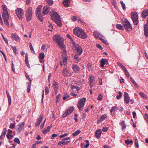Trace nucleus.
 <instances>
[{
  "mask_svg": "<svg viewBox=\"0 0 148 148\" xmlns=\"http://www.w3.org/2000/svg\"><path fill=\"white\" fill-rule=\"evenodd\" d=\"M63 141L62 145H66L67 144L69 143L70 142V141H66L65 140H62Z\"/></svg>",
  "mask_w": 148,
  "mask_h": 148,
  "instance_id": "obj_61",
  "label": "nucleus"
},
{
  "mask_svg": "<svg viewBox=\"0 0 148 148\" xmlns=\"http://www.w3.org/2000/svg\"><path fill=\"white\" fill-rule=\"evenodd\" d=\"M6 136L8 139L10 140L13 138V136L10 134H7Z\"/></svg>",
  "mask_w": 148,
  "mask_h": 148,
  "instance_id": "obj_42",
  "label": "nucleus"
},
{
  "mask_svg": "<svg viewBox=\"0 0 148 148\" xmlns=\"http://www.w3.org/2000/svg\"><path fill=\"white\" fill-rule=\"evenodd\" d=\"M63 5L66 7H68L70 3L69 0H66L63 2Z\"/></svg>",
  "mask_w": 148,
  "mask_h": 148,
  "instance_id": "obj_27",
  "label": "nucleus"
},
{
  "mask_svg": "<svg viewBox=\"0 0 148 148\" xmlns=\"http://www.w3.org/2000/svg\"><path fill=\"white\" fill-rule=\"evenodd\" d=\"M93 34L95 38L97 39H99L100 37H104L103 36H102L101 35L100 33L97 31H94Z\"/></svg>",
  "mask_w": 148,
  "mask_h": 148,
  "instance_id": "obj_18",
  "label": "nucleus"
},
{
  "mask_svg": "<svg viewBox=\"0 0 148 148\" xmlns=\"http://www.w3.org/2000/svg\"><path fill=\"white\" fill-rule=\"evenodd\" d=\"M107 117V116L106 114H104V115H103L101 116L100 119L99 120V121L100 122H101L103 121V120Z\"/></svg>",
  "mask_w": 148,
  "mask_h": 148,
  "instance_id": "obj_33",
  "label": "nucleus"
},
{
  "mask_svg": "<svg viewBox=\"0 0 148 148\" xmlns=\"http://www.w3.org/2000/svg\"><path fill=\"white\" fill-rule=\"evenodd\" d=\"M53 40L56 41L60 48L63 51H65L64 45L60 36L58 35H55L53 36Z\"/></svg>",
  "mask_w": 148,
  "mask_h": 148,
  "instance_id": "obj_3",
  "label": "nucleus"
},
{
  "mask_svg": "<svg viewBox=\"0 0 148 148\" xmlns=\"http://www.w3.org/2000/svg\"><path fill=\"white\" fill-rule=\"evenodd\" d=\"M103 96L102 95L100 94L98 97L97 99L98 100L101 101L102 100Z\"/></svg>",
  "mask_w": 148,
  "mask_h": 148,
  "instance_id": "obj_54",
  "label": "nucleus"
},
{
  "mask_svg": "<svg viewBox=\"0 0 148 148\" xmlns=\"http://www.w3.org/2000/svg\"><path fill=\"white\" fill-rule=\"evenodd\" d=\"M7 95L8 101V104L9 105H11L12 101L11 97L8 93H7Z\"/></svg>",
  "mask_w": 148,
  "mask_h": 148,
  "instance_id": "obj_30",
  "label": "nucleus"
},
{
  "mask_svg": "<svg viewBox=\"0 0 148 148\" xmlns=\"http://www.w3.org/2000/svg\"><path fill=\"white\" fill-rule=\"evenodd\" d=\"M1 36L3 38V39L4 41L7 43L8 44V40L6 38H5L3 36V34L1 33Z\"/></svg>",
  "mask_w": 148,
  "mask_h": 148,
  "instance_id": "obj_48",
  "label": "nucleus"
},
{
  "mask_svg": "<svg viewBox=\"0 0 148 148\" xmlns=\"http://www.w3.org/2000/svg\"><path fill=\"white\" fill-rule=\"evenodd\" d=\"M50 11V9L47 6H45L43 8L42 13L43 14L45 15L47 14Z\"/></svg>",
  "mask_w": 148,
  "mask_h": 148,
  "instance_id": "obj_16",
  "label": "nucleus"
},
{
  "mask_svg": "<svg viewBox=\"0 0 148 148\" xmlns=\"http://www.w3.org/2000/svg\"><path fill=\"white\" fill-rule=\"evenodd\" d=\"M68 134L67 133L64 134L60 135V138H63L64 137L66 136H67L68 135Z\"/></svg>",
  "mask_w": 148,
  "mask_h": 148,
  "instance_id": "obj_62",
  "label": "nucleus"
},
{
  "mask_svg": "<svg viewBox=\"0 0 148 148\" xmlns=\"http://www.w3.org/2000/svg\"><path fill=\"white\" fill-rule=\"evenodd\" d=\"M43 116L42 114H41L40 115L38 119L35 123V126H39L40 124V123L42 121Z\"/></svg>",
  "mask_w": 148,
  "mask_h": 148,
  "instance_id": "obj_14",
  "label": "nucleus"
},
{
  "mask_svg": "<svg viewBox=\"0 0 148 148\" xmlns=\"http://www.w3.org/2000/svg\"><path fill=\"white\" fill-rule=\"evenodd\" d=\"M69 73V70L68 68L66 67L64 68L62 71V75L64 77H66Z\"/></svg>",
  "mask_w": 148,
  "mask_h": 148,
  "instance_id": "obj_19",
  "label": "nucleus"
},
{
  "mask_svg": "<svg viewBox=\"0 0 148 148\" xmlns=\"http://www.w3.org/2000/svg\"><path fill=\"white\" fill-rule=\"evenodd\" d=\"M144 34L146 37H148V25L147 24L144 25Z\"/></svg>",
  "mask_w": 148,
  "mask_h": 148,
  "instance_id": "obj_21",
  "label": "nucleus"
},
{
  "mask_svg": "<svg viewBox=\"0 0 148 148\" xmlns=\"http://www.w3.org/2000/svg\"><path fill=\"white\" fill-rule=\"evenodd\" d=\"M131 16L134 23L136 25H137L138 23V16L136 12H131Z\"/></svg>",
  "mask_w": 148,
  "mask_h": 148,
  "instance_id": "obj_7",
  "label": "nucleus"
},
{
  "mask_svg": "<svg viewBox=\"0 0 148 148\" xmlns=\"http://www.w3.org/2000/svg\"><path fill=\"white\" fill-rule=\"evenodd\" d=\"M15 124L13 123H11L9 127L11 129H12L13 127L15 126Z\"/></svg>",
  "mask_w": 148,
  "mask_h": 148,
  "instance_id": "obj_64",
  "label": "nucleus"
},
{
  "mask_svg": "<svg viewBox=\"0 0 148 148\" xmlns=\"http://www.w3.org/2000/svg\"><path fill=\"white\" fill-rule=\"evenodd\" d=\"M147 16H148V9L144 10L142 14V16L143 18H145Z\"/></svg>",
  "mask_w": 148,
  "mask_h": 148,
  "instance_id": "obj_25",
  "label": "nucleus"
},
{
  "mask_svg": "<svg viewBox=\"0 0 148 148\" xmlns=\"http://www.w3.org/2000/svg\"><path fill=\"white\" fill-rule=\"evenodd\" d=\"M2 11V16L5 25L7 26H9L8 20L9 19V16L7 10V6L5 5H3L1 6Z\"/></svg>",
  "mask_w": 148,
  "mask_h": 148,
  "instance_id": "obj_1",
  "label": "nucleus"
},
{
  "mask_svg": "<svg viewBox=\"0 0 148 148\" xmlns=\"http://www.w3.org/2000/svg\"><path fill=\"white\" fill-rule=\"evenodd\" d=\"M53 86L55 91V94H57L58 92V89L59 86L58 84L55 81H54L53 82Z\"/></svg>",
  "mask_w": 148,
  "mask_h": 148,
  "instance_id": "obj_15",
  "label": "nucleus"
},
{
  "mask_svg": "<svg viewBox=\"0 0 148 148\" xmlns=\"http://www.w3.org/2000/svg\"><path fill=\"white\" fill-rule=\"evenodd\" d=\"M139 95L143 97L144 98H147V96L145 95L143 93L140 92L139 93Z\"/></svg>",
  "mask_w": 148,
  "mask_h": 148,
  "instance_id": "obj_53",
  "label": "nucleus"
},
{
  "mask_svg": "<svg viewBox=\"0 0 148 148\" xmlns=\"http://www.w3.org/2000/svg\"><path fill=\"white\" fill-rule=\"evenodd\" d=\"M51 127V126L50 125L48 126L46 128H45L44 130H42V133L45 134H47L49 132Z\"/></svg>",
  "mask_w": 148,
  "mask_h": 148,
  "instance_id": "obj_22",
  "label": "nucleus"
},
{
  "mask_svg": "<svg viewBox=\"0 0 148 148\" xmlns=\"http://www.w3.org/2000/svg\"><path fill=\"white\" fill-rule=\"evenodd\" d=\"M14 141L18 144H19L20 143L19 140L17 138H15L14 139Z\"/></svg>",
  "mask_w": 148,
  "mask_h": 148,
  "instance_id": "obj_52",
  "label": "nucleus"
},
{
  "mask_svg": "<svg viewBox=\"0 0 148 148\" xmlns=\"http://www.w3.org/2000/svg\"><path fill=\"white\" fill-rule=\"evenodd\" d=\"M11 38L13 40H15L16 42H19L20 38L16 34L12 33L11 34Z\"/></svg>",
  "mask_w": 148,
  "mask_h": 148,
  "instance_id": "obj_12",
  "label": "nucleus"
},
{
  "mask_svg": "<svg viewBox=\"0 0 148 148\" xmlns=\"http://www.w3.org/2000/svg\"><path fill=\"white\" fill-rule=\"evenodd\" d=\"M72 68L75 72H77L80 71V68L78 66L75 64H73L72 66Z\"/></svg>",
  "mask_w": 148,
  "mask_h": 148,
  "instance_id": "obj_17",
  "label": "nucleus"
},
{
  "mask_svg": "<svg viewBox=\"0 0 148 148\" xmlns=\"http://www.w3.org/2000/svg\"><path fill=\"white\" fill-rule=\"evenodd\" d=\"M86 100V98L83 97L79 101L77 106L80 110H82L84 106Z\"/></svg>",
  "mask_w": 148,
  "mask_h": 148,
  "instance_id": "obj_8",
  "label": "nucleus"
},
{
  "mask_svg": "<svg viewBox=\"0 0 148 148\" xmlns=\"http://www.w3.org/2000/svg\"><path fill=\"white\" fill-rule=\"evenodd\" d=\"M125 143L127 145H129L133 143V141L132 140H130L128 139L125 140Z\"/></svg>",
  "mask_w": 148,
  "mask_h": 148,
  "instance_id": "obj_41",
  "label": "nucleus"
},
{
  "mask_svg": "<svg viewBox=\"0 0 148 148\" xmlns=\"http://www.w3.org/2000/svg\"><path fill=\"white\" fill-rule=\"evenodd\" d=\"M46 2L49 5H51L53 4V1L52 0H46Z\"/></svg>",
  "mask_w": 148,
  "mask_h": 148,
  "instance_id": "obj_37",
  "label": "nucleus"
},
{
  "mask_svg": "<svg viewBox=\"0 0 148 148\" xmlns=\"http://www.w3.org/2000/svg\"><path fill=\"white\" fill-rule=\"evenodd\" d=\"M74 109L73 107H70L67 109L66 111L68 112L69 115L73 111Z\"/></svg>",
  "mask_w": 148,
  "mask_h": 148,
  "instance_id": "obj_31",
  "label": "nucleus"
},
{
  "mask_svg": "<svg viewBox=\"0 0 148 148\" xmlns=\"http://www.w3.org/2000/svg\"><path fill=\"white\" fill-rule=\"evenodd\" d=\"M103 37H101L99 38V40H101L103 42L104 44H105L107 45H109L108 42H107V41L106 40H105L103 38Z\"/></svg>",
  "mask_w": 148,
  "mask_h": 148,
  "instance_id": "obj_29",
  "label": "nucleus"
},
{
  "mask_svg": "<svg viewBox=\"0 0 148 148\" xmlns=\"http://www.w3.org/2000/svg\"><path fill=\"white\" fill-rule=\"evenodd\" d=\"M42 7V5H39L37 8L36 10V12H41V10Z\"/></svg>",
  "mask_w": 148,
  "mask_h": 148,
  "instance_id": "obj_39",
  "label": "nucleus"
},
{
  "mask_svg": "<svg viewBox=\"0 0 148 148\" xmlns=\"http://www.w3.org/2000/svg\"><path fill=\"white\" fill-rule=\"evenodd\" d=\"M16 13L19 20H22L24 13L23 10L21 8H17L16 10Z\"/></svg>",
  "mask_w": 148,
  "mask_h": 148,
  "instance_id": "obj_10",
  "label": "nucleus"
},
{
  "mask_svg": "<svg viewBox=\"0 0 148 148\" xmlns=\"http://www.w3.org/2000/svg\"><path fill=\"white\" fill-rule=\"evenodd\" d=\"M71 43L73 45V47H74L75 45H77L78 44H76L75 42L73 40V39H71Z\"/></svg>",
  "mask_w": 148,
  "mask_h": 148,
  "instance_id": "obj_57",
  "label": "nucleus"
},
{
  "mask_svg": "<svg viewBox=\"0 0 148 148\" xmlns=\"http://www.w3.org/2000/svg\"><path fill=\"white\" fill-rule=\"evenodd\" d=\"M7 129L6 128H4L2 132L1 135V138H3L5 136L6 133Z\"/></svg>",
  "mask_w": 148,
  "mask_h": 148,
  "instance_id": "obj_26",
  "label": "nucleus"
},
{
  "mask_svg": "<svg viewBox=\"0 0 148 148\" xmlns=\"http://www.w3.org/2000/svg\"><path fill=\"white\" fill-rule=\"evenodd\" d=\"M130 80L133 84L136 86L137 85V84L134 80L131 77H130Z\"/></svg>",
  "mask_w": 148,
  "mask_h": 148,
  "instance_id": "obj_43",
  "label": "nucleus"
},
{
  "mask_svg": "<svg viewBox=\"0 0 148 148\" xmlns=\"http://www.w3.org/2000/svg\"><path fill=\"white\" fill-rule=\"evenodd\" d=\"M69 115L68 112L66 111L65 112L62 114V116L63 117H65L66 116H68Z\"/></svg>",
  "mask_w": 148,
  "mask_h": 148,
  "instance_id": "obj_56",
  "label": "nucleus"
},
{
  "mask_svg": "<svg viewBox=\"0 0 148 148\" xmlns=\"http://www.w3.org/2000/svg\"><path fill=\"white\" fill-rule=\"evenodd\" d=\"M69 97L70 95L66 93L64 94L63 99L64 100H65L67 98H69Z\"/></svg>",
  "mask_w": 148,
  "mask_h": 148,
  "instance_id": "obj_44",
  "label": "nucleus"
},
{
  "mask_svg": "<svg viewBox=\"0 0 148 148\" xmlns=\"http://www.w3.org/2000/svg\"><path fill=\"white\" fill-rule=\"evenodd\" d=\"M101 131L100 129L97 130L95 133V135L96 138H99L100 137L101 134Z\"/></svg>",
  "mask_w": 148,
  "mask_h": 148,
  "instance_id": "obj_23",
  "label": "nucleus"
},
{
  "mask_svg": "<svg viewBox=\"0 0 148 148\" xmlns=\"http://www.w3.org/2000/svg\"><path fill=\"white\" fill-rule=\"evenodd\" d=\"M116 27L119 29L121 30L124 29L123 26L121 24H117L116 25Z\"/></svg>",
  "mask_w": 148,
  "mask_h": 148,
  "instance_id": "obj_34",
  "label": "nucleus"
},
{
  "mask_svg": "<svg viewBox=\"0 0 148 148\" xmlns=\"http://www.w3.org/2000/svg\"><path fill=\"white\" fill-rule=\"evenodd\" d=\"M25 62H28V54L27 53H26L25 55Z\"/></svg>",
  "mask_w": 148,
  "mask_h": 148,
  "instance_id": "obj_55",
  "label": "nucleus"
},
{
  "mask_svg": "<svg viewBox=\"0 0 148 148\" xmlns=\"http://www.w3.org/2000/svg\"><path fill=\"white\" fill-rule=\"evenodd\" d=\"M121 125L122 126V130H124L126 127V126L125 123V121L124 120H123L121 123Z\"/></svg>",
  "mask_w": 148,
  "mask_h": 148,
  "instance_id": "obj_36",
  "label": "nucleus"
},
{
  "mask_svg": "<svg viewBox=\"0 0 148 148\" xmlns=\"http://www.w3.org/2000/svg\"><path fill=\"white\" fill-rule=\"evenodd\" d=\"M33 12L32 8H28L25 11V18L26 21L27 22L30 21L32 18Z\"/></svg>",
  "mask_w": 148,
  "mask_h": 148,
  "instance_id": "obj_5",
  "label": "nucleus"
},
{
  "mask_svg": "<svg viewBox=\"0 0 148 148\" xmlns=\"http://www.w3.org/2000/svg\"><path fill=\"white\" fill-rule=\"evenodd\" d=\"M12 50H13V51L14 54H16L17 51L16 47L15 46H12Z\"/></svg>",
  "mask_w": 148,
  "mask_h": 148,
  "instance_id": "obj_49",
  "label": "nucleus"
},
{
  "mask_svg": "<svg viewBox=\"0 0 148 148\" xmlns=\"http://www.w3.org/2000/svg\"><path fill=\"white\" fill-rule=\"evenodd\" d=\"M39 56H40V58L41 59H43V58H44L45 57V55H44V54H42V53L40 54Z\"/></svg>",
  "mask_w": 148,
  "mask_h": 148,
  "instance_id": "obj_60",
  "label": "nucleus"
},
{
  "mask_svg": "<svg viewBox=\"0 0 148 148\" xmlns=\"http://www.w3.org/2000/svg\"><path fill=\"white\" fill-rule=\"evenodd\" d=\"M51 19L54 21L58 26L60 27L62 26L60 17L57 12H55L52 14L51 16Z\"/></svg>",
  "mask_w": 148,
  "mask_h": 148,
  "instance_id": "obj_4",
  "label": "nucleus"
},
{
  "mask_svg": "<svg viewBox=\"0 0 148 148\" xmlns=\"http://www.w3.org/2000/svg\"><path fill=\"white\" fill-rule=\"evenodd\" d=\"M130 97L128 94L126 92L124 93V100L125 102L127 104L129 103L130 101Z\"/></svg>",
  "mask_w": 148,
  "mask_h": 148,
  "instance_id": "obj_13",
  "label": "nucleus"
},
{
  "mask_svg": "<svg viewBox=\"0 0 148 148\" xmlns=\"http://www.w3.org/2000/svg\"><path fill=\"white\" fill-rule=\"evenodd\" d=\"M74 58L75 59V60H74L75 62L76 63H77L79 62V59H78V56H77L75 55L74 56Z\"/></svg>",
  "mask_w": 148,
  "mask_h": 148,
  "instance_id": "obj_45",
  "label": "nucleus"
},
{
  "mask_svg": "<svg viewBox=\"0 0 148 148\" xmlns=\"http://www.w3.org/2000/svg\"><path fill=\"white\" fill-rule=\"evenodd\" d=\"M71 88L73 90H74L75 89H76L77 91H79V87L78 86H75L74 85H72L71 86Z\"/></svg>",
  "mask_w": 148,
  "mask_h": 148,
  "instance_id": "obj_35",
  "label": "nucleus"
},
{
  "mask_svg": "<svg viewBox=\"0 0 148 148\" xmlns=\"http://www.w3.org/2000/svg\"><path fill=\"white\" fill-rule=\"evenodd\" d=\"M29 47L31 52L32 53L34 52V51L32 45L31 43H30V44L29 45Z\"/></svg>",
  "mask_w": 148,
  "mask_h": 148,
  "instance_id": "obj_47",
  "label": "nucleus"
},
{
  "mask_svg": "<svg viewBox=\"0 0 148 148\" xmlns=\"http://www.w3.org/2000/svg\"><path fill=\"white\" fill-rule=\"evenodd\" d=\"M123 23L127 31H130L132 30V26L129 21L126 19L123 20Z\"/></svg>",
  "mask_w": 148,
  "mask_h": 148,
  "instance_id": "obj_6",
  "label": "nucleus"
},
{
  "mask_svg": "<svg viewBox=\"0 0 148 148\" xmlns=\"http://www.w3.org/2000/svg\"><path fill=\"white\" fill-rule=\"evenodd\" d=\"M24 122H21L18 124L16 130L18 133H19L21 132L24 127Z\"/></svg>",
  "mask_w": 148,
  "mask_h": 148,
  "instance_id": "obj_11",
  "label": "nucleus"
},
{
  "mask_svg": "<svg viewBox=\"0 0 148 148\" xmlns=\"http://www.w3.org/2000/svg\"><path fill=\"white\" fill-rule=\"evenodd\" d=\"M67 58L66 56L63 57L62 60L64 65H66L67 64Z\"/></svg>",
  "mask_w": 148,
  "mask_h": 148,
  "instance_id": "obj_32",
  "label": "nucleus"
},
{
  "mask_svg": "<svg viewBox=\"0 0 148 148\" xmlns=\"http://www.w3.org/2000/svg\"><path fill=\"white\" fill-rule=\"evenodd\" d=\"M74 34L82 38L85 39L87 37V35L79 27L75 28L73 30Z\"/></svg>",
  "mask_w": 148,
  "mask_h": 148,
  "instance_id": "obj_2",
  "label": "nucleus"
},
{
  "mask_svg": "<svg viewBox=\"0 0 148 148\" xmlns=\"http://www.w3.org/2000/svg\"><path fill=\"white\" fill-rule=\"evenodd\" d=\"M36 15L38 18L40 20L41 22H42V17L41 12H36Z\"/></svg>",
  "mask_w": 148,
  "mask_h": 148,
  "instance_id": "obj_24",
  "label": "nucleus"
},
{
  "mask_svg": "<svg viewBox=\"0 0 148 148\" xmlns=\"http://www.w3.org/2000/svg\"><path fill=\"white\" fill-rule=\"evenodd\" d=\"M118 94L119 95H118L116 96V98L117 99H119L121 97L122 95V93L120 91L119 92Z\"/></svg>",
  "mask_w": 148,
  "mask_h": 148,
  "instance_id": "obj_46",
  "label": "nucleus"
},
{
  "mask_svg": "<svg viewBox=\"0 0 148 148\" xmlns=\"http://www.w3.org/2000/svg\"><path fill=\"white\" fill-rule=\"evenodd\" d=\"M135 144L136 147H139V145L138 143V140L137 138L135 139Z\"/></svg>",
  "mask_w": 148,
  "mask_h": 148,
  "instance_id": "obj_51",
  "label": "nucleus"
},
{
  "mask_svg": "<svg viewBox=\"0 0 148 148\" xmlns=\"http://www.w3.org/2000/svg\"><path fill=\"white\" fill-rule=\"evenodd\" d=\"M96 46L98 48L100 49H103L102 47L100 45H99L98 44H97L96 45Z\"/></svg>",
  "mask_w": 148,
  "mask_h": 148,
  "instance_id": "obj_63",
  "label": "nucleus"
},
{
  "mask_svg": "<svg viewBox=\"0 0 148 148\" xmlns=\"http://www.w3.org/2000/svg\"><path fill=\"white\" fill-rule=\"evenodd\" d=\"M81 132L80 130H77L73 134V136H76L79 134Z\"/></svg>",
  "mask_w": 148,
  "mask_h": 148,
  "instance_id": "obj_38",
  "label": "nucleus"
},
{
  "mask_svg": "<svg viewBox=\"0 0 148 148\" xmlns=\"http://www.w3.org/2000/svg\"><path fill=\"white\" fill-rule=\"evenodd\" d=\"M46 47V45L45 44L42 45L41 47V50L44 51L45 50V48Z\"/></svg>",
  "mask_w": 148,
  "mask_h": 148,
  "instance_id": "obj_58",
  "label": "nucleus"
},
{
  "mask_svg": "<svg viewBox=\"0 0 148 148\" xmlns=\"http://www.w3.org/2000/svg\"><path fill=\"white\" fill-rule=\"evenodd\" d=\"M49 92V88L47 86L45 87V92L46 94H47Z\"/></svg>",
  "mask_w": 148,
  "mask_h": 148,
  "instance_id": "obj_59",
  "label": "nucleus"
},
{
  "mask_svg": "<svg viewBox=\"0 0 148 148\" xmlns=\"http://www.w3.org/2000/svg\"><path fill=\"white\" fill-rule=\"evenodd\" d=\"M100 62L101 63V66L102 67H103L105 64H108V60L106 59H102Z\"/></svg>",
  "mask_w": 148,
  "mask_h": 148,
  "instance_id": "obj_20",
  "label": "nucleus"
},
{
  "mask_svg": "<svg viewBox=\"0 0 148 148\" xmlns=\"http://www.w3.org/2000/svg\"><path fill=\"white\" fill-rule=\"evenodd\" d=\"M95 77L94 76L92 75H90L89 76V82H93L94 83L95 82Z\"/></svg>",
  "mask_w": 148,
  "mask_h": 148,
  "instance_id": "obj_28",
  "label": "nucleus"
},
{
  "mask_svg": "<svg viewBox=\"0 0 148 148\" xmlns=\"http://www.w3.org/2000/svg\"><path fill=\"white\" fill-rule=\"evenodd\" d=\"M120 3L122 6L123 9V10H125V4L123 3V2L122 1H121Z\"/></svg>",
  "mask_w": 148,
  "mask_h": 148,
  "instance_id": "obj_50",
  "label": "nucleus"
},
{
  "mask_svg": "<svg viewBox=\"0 0 148 148\" xmlns=\"http://www.w3.org/2000/svg\"><path fill=\"white\" fill-rule=\"evenodd\" d=\"M86 143L85 144V143H83V145H84V147H88L89 145V142L88 140H86Z\"/></svg>",
  "mask_w": 148,
  "mask_h": 148,
  "instance_id": "obj_40",
  "label": "nucleus"
},
{
  "mask_svg": "<svg viewBox=\"0 0 148 148\" xmlns=\"http://www.w3.org/2000/svg\"><path fill=\"white\" fill-rule=\"evenodd\" d=\"M74 51L78 55H80L83 52L82 49L80 46L78 45H76L73 47Z\"/></svg>",
  "mask_w": 148,
  "mask_h": 148,
  "instance_id": "obj_9",
  "label": "nucleus"
}]
</instances>
